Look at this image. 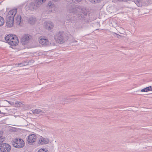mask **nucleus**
Here are the masks:
<instances>
[{
    "instance_id": "nucleus-16",
    "label": "nucleus",
    "mask_w": 152,
    "mask_h": 152,
    "mask_svg": "<svg viewBox=\"0 0 152 152\" xmlns=\"http://www.w3.org/2000/svg\"><path fill=\"white\" fill-rule=\"evenodd\" d=\"M151 91H152V86H151L146 87L141 90V91L142 92H147Z\"/></svg>"
},
{
    "instance_id": "nucleus-18",
    "label": "nucleus",
    "mask_w": 152,
    "mask_h": 152,
    "mask_svg": "<svg viewBox=\"0 0 152 152\" xmlns=\"http://www.w3.org/2000/svg\"><path fill=\"white\" fill-rule=\"evenodd\" d=\"M33 113L34 114H39L43 113H44L42 110L40 109H36L32 111Z\"/></svg>"
},
{
    "instance_id": "nucleus-9",
    "label": "nucleus",
    "mask_w": 152,
    "mask_h": 152,
    "mask_svg": "<svg viewBox=\"0 0 152 152\" xmlns=\"http://www.w3.org/2000/svg\"><path fill=\"white\" fill-rule=\"evenodd\" d=\"M3 152H10L11 149V145L8 143H2Z\"/></svg>"
},
{
    "instance_id": "nucleus-25",
    "label": "nucleus",
    "mask_w": 152,
    "mask_h": 152,
    "mask_svg": "<svg viewBox=\"0 0 152 152\" xmlns=\"http://www.w3.org/2000/svg\"><path fill=\"white\" fill-rule=\"evenodd\" d=\"M93 4L99 3L101 0H89Z\"/></svg>"
},
{
    "instance_id": "nucleus-26",
    "label": "nucleus",
    "mask_w": 152,
    "mask_h": 152,
    "mask_svg": "<svg viewBox=\"0 0 152 152\" xmlns=\"http://www.w3.org/2000/svg\"><path fill=\"white\" fill-rule=\"evenodd\" d=\"M22 104V103L21 102H18L17 101V102L15 103L16 105L18 107H20V105L21 104Z\"/></svg>"
},
{
    "instance_id": "nucleus-15",
    "label": "nucleus",
    "mask_w": 152,
    "mask_h": 152,
    "mask_svg": "<svg viewBox=\"0 0 152 152\" xmlns=\"http://www.w3.org/2000/svg\"><path fill=\"white\" fill-rule=\"evenodd\" d=\"M36 21V19L34 17H31L28 20V23L31 25L34 24Z\"/></svg>"
},
{
    "instance_id": "nucleus-11",
    "label": "nucleus",
    "mask_w": 152,
    "mask_h": 152,
    "mask_svg": "<svg viewBox=\"0 0 152 152\" xmlns=\"http://www.w3.org/2000/svg\"><path fill=\"white\" fill-rule=\"evenodd\" d=\"M29 35L28 34L23 35L21 39V42L23 45H26L29 39Z\"/></svg>"
},
{
    "instance_id": "nucleus-1",
    "label": "nucleus",
    "mask_w": 152,
    "mask_h": 152,
    "mask_svg": "<svg viewBox=\"0 0 152 152\" xmlns=\"http://www.w3.org/2000/svg\"><path fill=\"white\" fill-rule=\"evenodd\" d=\"M4 39L6 42L12 46H16L19 43L18 37L15 35L12 34H9L6 36H5L4 37Z\"/></svg>"
},
{
    "instance_id": "nucleus-2",
    "label": "nucleus",
    "mask_w": 152,
    "mask_h": 152,
    "mask_svg": "<svg viewBox=\"0 0 152 152\" xmlns=\"http://www.w3.org/2000/svg\"><path fill=\"white\" fill-rule=\"evenodd\" d=\"M69 38V34L65 33L63 31L58 32L56 35L55 37V39L56 41L61 44L64 43L65 41L67 40Z\"/></svg>"
},
{
    "instance_id": "nucleus-13",
    "label": "nucleus",
    "mask_w": 152,
    "mask_h": 152,
    "mask_svg": "<svg viewBox=\"0 0 152 152\" xmlns=\"http://www.w3.org/2000/svg\"><path fill=\"white\" fill-rule=\"evenodd\" d=\"M39 42L42 45H47L49 44L48 40L45 38H41L40 39Z\"/></svg>"
},
{
    "instance_id": "nucleus-22",
    "label": "nucleus",
    "mask_w": 152,
    "mask_h": 152,
    "mask_svg": "<svg viewBox=\"0 0 152 152\" xmlns=\"http://www.w3.org/2000/svg\"><path fill=\"white\" fill-rule=\"evenodd\" d=\"M14 22H10V21H7L6 22V25L7 26V27H10L13 26V24Z\"/></svg>"
},
{
    "instance_id": "nucleus-3",
    "label": "nucleus",
    "mask_w": 152,
    "mask_h": 152,
    "mask_svg": "<svg viewBox=\"0 0 152 152\" xmlns=\"http://www.w3.org/2000/svg\"><path fill=\"white\" fill-rule=\"evenodd\" d=\"M11 145L15 148H20L23 147L25 145L23 140L21 139L16 138L11 141Z\"/></svg>"
},
{
    "instance_id": "nucleus-10",
    "label": "nucleus",
    "mask_w": 152,
    "mask_h": 152,
    "mask_svg": "<svg viewBox=\"0 0 152 152\" xmlns=\"http://www.w3.org/2000/svg\"><path fill=\"white\" fill-rule=\"evenodd\" d=\"M3 132L0 131V152H3L2 143L5 140V138L3 136Z\"/></svg>"
},
{
    "instance_id": "nucleus-24",
    "label": "nucleus",
    "mask_w": 152,
    "mask_h": 152,
    "mask_svg": "<svg viewBox=\"0 0 152 152\" xmlns=\"http://www.w3.org/2000/svg\"><path fill=\"white\" fill-rule=\"evenodd\" d=\"M37 152H48V150L45 148H42L39 150Z\"/></svg>"
},
{
    "instance_id": "nucleus-28",
    "label": "nucleus",
    "mask_w": 152,
    "mask_h": 152,
    "mask_svg": "<svg viewBox=\"0 0 152 152\" xmlns=\"http://www.w3.org/2000/svg\"><path fill=\"white\" fill-rule=\"evenodd\" d=\"M115 34L117 35V37L118 38H120L121 37V36L120 35L116 33H115Z\"/></svg>"
},
{
    "instance_id": "nucleus-5",
    "label": "nucleus",
    "mask_w": 152,
    "mask_h": 152,
    "mask_svg": "<svg viewBox=\"0 0 152 152\" xmlns=\"http://www.w3.org/2000/svg\"><path fill=\"white\" fill-rule=\"evenodd\" d=\"M37 5L34 1L27 3L25 6V8L26 11L28 10H34L37 8Z\"/></svg>"
},
{
    "instance_id": "nucleus-4",
    "label": "nucleus",
    "mask_w": 152,
    "mask_h": 152,
    "mask_svg": "<svg viewBox=\"0 0 152 152\" xmlns=\"http://www.w3.org/2000/svg\"><path fill=\"white\" fill-rule=\"evenodd\" d=\"M81 7L77 5L75 7V10L78 16V17L83 19L85 16L87 15V13Z\"/></svg>"
},
{
    "instance_id": "nucleus-7",
    "label": "nucleus",
    "mask_w": 152,
    "mask_h": 152,
    "mask_svg": "<svg viewBox=\"0 0 152 152\" xmlns=\"http://www.w3.org/2000/svg\"><path fill=\"white\" fill-rule=\"evenodd\" d=\"M37 139V136L34 134L29 135L28 137L27 141L29 145H33L32 143L35 142Z\"/></svg>"
},
{
    "instance_id": "nucleus-12",
    "label": "nucleus",
    "mask_w": 152,
    "mask_h": 152,
    "mask_svg": "<svg viewBox=\"0 0 152 152\" xmlns=\"http://www.w3.org/2000/svg\"><path fill=\"white\" fill-rule=\"evenodd\" d=\"M45 27L46 29L49 31L51 30L53 27V24L52 22L46 23Z\"/></svg>"
},
{
    "instance_id": "nucleus-29",
    "label": "nucleus",
    "mask_w": 152,
    "mask_h": 152,
    "mask_svg": "<svg viewBox=\"0 0 152 152\" xmlns=\"http://www.w3.org/2000/svg\"><path fill=\"white\" fill-rule=\"evenodd\" d=\"M18 65L19 66H24L25 65L24 64H23L22 63H20L18 64Z\"/></svg>"
},
{
    "instance_id": "nucleus-17",
    "label": "nucleus",
    "mask_w": 152,
    "mask_h": 152,
    "mask_svg": "<svg viewBox=\"0 0 152 152\" xmlns=\"http://www.w3.org/2000/svg\"><path fill=\"white\" fill-rule=\"evenodd\" d=\"M16 23L18 25H20L21 22L22 18L20 15H18L15 18Z\"/></svg>"
},
{
    "instance_id": "nucleus-19",
    "label": "nucleus",
    "mask_w": 152,
    "mask_h": 152,
    "mask_svg": "<svg viewBox=\"0 0 152 152\" xmlns=\"http://www.w3.org/2000/svg\"><path fill=\"white\" fill-rule=\"evenodd\" d=\"M46 0H34V1L37 5L42 4Z\"/></svg>"
},
{
    "instance_id": "nucleus-23",
    "label": "nucleus",
    "mask_w": 152,
    "mask_h": 152,
    "mask_svg": "<svg viewBox=\"0 0 152 152\" xmlns=\"http://www.w3.org/2000/svg\"><path fill=\"white\" fill-rule=\"evenodd\" d=\"M4 23V19L2 17L0 16V26H3Z\"/></svg>"
},
{
    "instance_id": "nucleus-6",
    "label": "nucleus",
    "mask_w": 152,
    "mask_h": 152,
    "mask_svg": "<svg viewBox=\"0 0 152 152\" xmlns=\"http://www.w3.org/2000/svg\"><path fill=\"white\" fill-rule=\"evenodd\" d=\"M136 4L139 5L141 4L143 6H148L149 4H152V0H137Z\"/></svg>"
},
{
    "instance_id": "nucleus-33",
    "label": "nucleus",
    "mask_w": 152,
    "mask_h": 152,
    "mask_svg": "<svg viewBox=\"0 0 152 152\" xmlns=\"http://www.w3.org/2000/svg\"><path fill=\"white\" fill-rule=\"evenodd\" d=\"M75 99L74 98V99Z\"/></svg>"
},
{
    "instance_id": "nucleus-8",
    "label": "nucleus",
    "mask_w": 152,
    "mask_h": 152,
    "mask_svg": "<svg viewBox=\"0 0 152 152\" xmlns=\"http://www.w3.org/2000/svg\"><path fill=\"white\" fill-rule=\"evenodd\" d=\"M38 143L40 145L47 144L49 143L50 141L48 138H45L42 136L38 139Z\"/></svg>"
},
{
    "instance_id": "nucleus-14",
    "label": "nucleus",
    "mask_w": 152,
    "mask_h": 152,
    "mask_svg": "<svg viewBox=\"0 0 152 152\" xmlns=\"http://www.w3.org/2000/svg\"><path fill=\"white\" fill-rule=\"evenodd\" d=\"M17 12V9H15L10 10L8 13V15L11 16L12 17V16H13V17L14 18Z\"/></svg>"
},
{
    "instance_id": "nucleus-20",
    "label": "nucleus",
    "mask_w": 152,
    "mask_h": 152,
    "mask_svg": "<svg viewBox=\"0 0 152 152\" xmlns=\"http://www.w3.org/2000/svg\"><path fill=\"white\" fill-rule=\"evenodd\" d=\"M54 5L53 1H50L48 2V4L47 5V7L49 8H52L53 7Z\"/></svg>"
},
{
    "instance_id": "nucleus-30",
    "label": "nucleus",
    "mask_w": 152,
    "mask_h": 152,
    "mask_svg": "<svg viewBox=\"0 0 152 152\" xmlns=\"http://www.w3.org/2000/svg\"><path fill=\"white\" fill-rule=\"evenodd\" d=\"M52 1H55V2H57L59 0H52Z\"/></svg>"
},
{
    "instance_id": "nucleus-32",
    "label": "nucleus",
    "mask_w": 152,
    "mask_h": 152,
    "mask_svg": "<svg viewBox=\"0 0 152 152\" xmlns=\"http://www.w3.org/2000/svg\"><path fill=\"white\" fill-rule=\"evenodd\" d=\"M2 2V1H1V2L0 3V4H1V3Z\"/></svg>"
},
{
    "instance_id": "nucleus-21",
    "label": "nucleus",
    "mask_w": 152,
    "mask_h": 152,
    "mask_svg": "<svg viewBox=\"0 0 152 152\" xmlns=\"http://www.w3.org/2000/svg\"><path fill=\"white\" fill-rule=\"evenodd\" d=\"M8 16V18H7V21H10V22H14V18L13 17V16H12V17H11V16Z\"/></svg>"
},
{
    "instance_id": "nucleus-31",
    "label": "nucleus",
    "mask_w": 152,
    "mask_h": 152,
    "mask_svg": "<svg viewBox=\"0 0 152 152\" xmlns=\"http://www.w3.org/2000/svg\"><path fill=\"white\" fill-rule=\"evenodd\" d=\"M76 1H80L82 0H75Z\"/></svg>"
},
{
    "instance_id": "nucleus-27",
    "label": "nucleus",
    "mask_w": 152,
    "mask_h": 152,
    "mask_svg": "<svg viewBox=\"0 0 152 152\" xmlns=\"http://www.w3.org/2000/svg\"><path fill=\"white\" fill-rule=\"evenodd\" d=\"M7 102H8V103L10 105H13L14 104V102H11V101H8L7 100H6Z\"/></svg>"
}]
</instances>
